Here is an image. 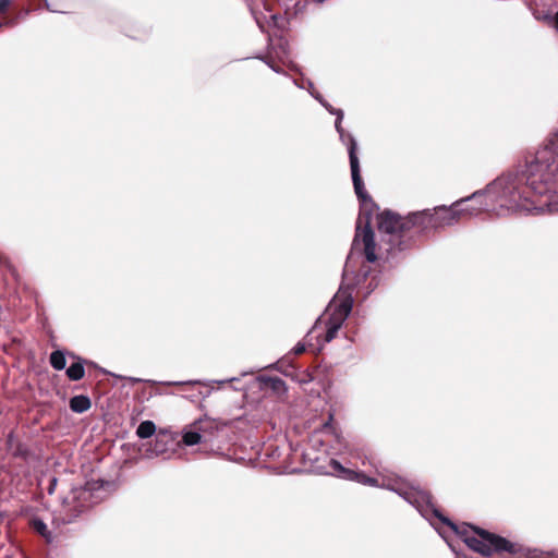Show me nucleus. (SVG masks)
Here are the masks:
<instances>
[{
	"label": "nucleus",
	"instance_id": "1",
	"mask_svg": "<svg viewBox=\"0 0 558 558\" xmlns=\"http://www.w3.org/2000/svg\"><path fill=\"white\" fill-rule=\"evenodd\" d=\"M492 211L558 213V131L538 149L524 170L498 177L485 190Z\"/></svg>",
	"mask_w": 558,
	"mask_h": 558
},
{
	"label": "nucleus",
	"instance_id": "2",
	"mask_svg": "<svg viewBox=\"0 0 558 558\" xmlns=\"http://www.w3.org/2000/svg\"><path fill=\"white\" fill-rule=\"evenodd\" d=\"M342 143L348 147L353 186L361 203V214L356 222V232L352 247L344 265L342 284L348 288L356 287L357 292L363 291L364 296H367L378 286V281L376 277H372L368 284L364 287L371 274V268L364 265L359 272H355L354 258L355 255L363 253L368 263H374L377 259L375 253L376 243L374 232L371 227V210L376 207V205L365 191L364 183L361 178L360 161L356 154L357 143L354 136L344 131V142Z\"/></svg>",
	"mask_w": 558,
	"mask_h": 558
},
{
	"label": "nucleus",
	"instance_id": "3",
	"mask_svg": "<svg viewBox=\"0 0 558 558\" xmlns=\"http://www.w3.org/2000/svg\"><path fill=\"white\" fill-rule=\"evenodd\" d=\"M319 472L345 480H355L367 486L381 487L391 490L412 505L422 517H428L429 512L437 514L428 493L413 486L408 481L398 476H385L383 482L364 473L355 472L342 466L337 460L330 459L327 466L319 468Z\"/></svg>",
	"mask_w": 558,
	"mask_h": 558
},
{
	"label": "nucleus",
	"instance_id": "4",
	"mask_svg": "<svg viewBox=\"0 0 558 558\" xmlns=\"http://www.w3.org/2000/svg\"><path fill=\"white\" fill-rule=\"evenodd\" d=\"M474 532L476 535H464L463 542L469 548L483 556L488 557L493 554L502 556L504 554H508L510 556H515V558H558V553H546L545 556H543L544 553L536 549H523L515 543H511L501 536L478 527H474Z\"/></svg>",
	"mask_w": 558,
	"mask_h": 558
},
{
	"label": "nucleus",
	"instance_id": "5",
	"mask_svg": "<svg viewBox=\"0 0 558 558\" xmlns=\"http://www.w3.org/2000/svg\"><path fill=\"white\" fill-rule=\"evenodd\" d=\"M480 196H481L480 192H474L471 196L461 198V199L454 202L449 207L442 205V206H438V207L434 208L433 211L430 209H425L422 211L413 213L412 219L414 221H417L418 231H425L428 229H438V228L452 226L461 219L463 213H470V214L474 213L471 209L459 208V207L462 204H464L465 202L477 201V198Z\"/></svg>",
	"mask_w": 558,
	"mask_h": 558
},
{
	"label": "nucleus",
	"instance_id": "6",
	"mask_svg": "<svg viewBox=\"0 0 558 558\" xmlns=\"http://www.w3.org/2000/svg\"><path fill=\"white\" fill-rule=\"evenodd\" d=\"M353 300L350 295L345 296L342 301L332 300L328 305L329 317L326 320L325 335H307L310 345H312V338L315 337L319 344H325L332 341L344 320L348 318L352 311Z\"/></svg>",
	"mask_w": 558,
	"mask_h": 558
},
{
	"label": "nucleus",
	"instance_id": "7",
	"mask_svg": "<svg viewBox=\"0 0 558 558\" xmlns=\"http://www.w3.org/2000/svg\"><path fill=\"white\" fill-rule=\"evenodd\" d=\"M413 213L407 217H400L391 211H385L377 215V228L380 233L389 236L391 245L399 244L398 240L404 231L411 228H417V221L413 219Z\"/></svg>",
	"mask_w": 558,
	"mask_h": 558
},
{
	"label": "nucleus",
	"instance_id": "8",
	"mask_svg": "<svg viewBox=\"0 0 558 558\" xmlns=\"http://www.w3.org/2000/svg\"><path fill=\"white\" fill-rule=\"evenodd\" d=\"M289 57V44L288 40L278 37L272 39L268 37V50L266 54H258L254 57H246L248 59H260L263 60L274 72L281 73V70L276 63V60L284 62V60Z\"/></svg>",
	"mask_w": 558,
	"mask_h": 558
},
{
	"label": "nucleus",
	"instance_id": "9",
	"mask_svg": "<svg viewBox=\"0 0 558 558\" xmlns=\"http://www.w3.org/2000/svg\"><path fill=\"white\" fill-rule=\"evenodd\" d=\"M215 423L210 420H198L184 428L182 441L185 446H194L206 439V433L214 429Z\"/></svg>",
	"mask_w": 558,
	"mask_h": 558
},
{
	"label": "nucleus",
	"instance_id": "10",
	"mask_svg": "<svg viewBox=\"0 0 558 558\" xmlns=\"http://www.w3.org/2000/svg\"><path fill=\"white\" fill-rule=\"evenodd\" d=\"M254 387L259 388L265 393L271 391L278 397H281L287 391L286 383L279 377L256 376L250 383V388Z\"/></svg>",
	"mask_w": 558,
	"mask_h": 558
},
{
	"label": "nucleus",
	"instance_id": "11",
	"mask_svg": "<svg viewBox=\"0 0 558 558\" xmlns=\"http://www.w3.org/2000/svg\"><path fill=\"white\" fill-rule=\"evenodd\" d=\"M312 96L317 99L322 106H324L331 114H335L337 118H336V122H335V128L339 134V137H340V141L341 142H344V129L342 128L341 125V122H342V119H343V111L341 109H335L329 102H327L320 94L318 93H312Z\"/></svg>",
	"mask_w": 558,
	"mask_h": 558
},
{
	"label": "nucleus",
	"instance_id": "12",
	"mask_svg": "<svg viewBox=\"0 0 558 558\" xmlns=\"http://www.w3.org/2000/svg\"><path fill=\"white\" fill-rule=\"evenodd\" d=\"M481 193V196L477 198V201H469L468 203H472L470 205H466V206H463V204L459 207V208H468V209H471L473 210L474 213L473 214H470V213H463L462 214V217L463 216H469V217H472V216H475L477 214H480L481 211L483 210H486V211H492V205L486 199L485 203H483L481 201L482 197H485V191L482 192V191H478Z\"/></svg>",
	"mask_w": 558,
	"mask_h": 558
},
{
	"label": "nucleus",
	"instance_id": "13",
	"mask_svg": "<svg viewBox=\"0 0 558 558\" xmlns=\"http://www.w3.org/2000/svg\"><path fill=\"white\" fill-rule=\"evenodd\" d=\"M70 409L75 413H84L92 407L90 399L85 395H77L70 399Z\"/></svg>",
	"mask_w": 558,
	"mask_h": 558
},
{
	"label": "nucleus",
	"instance_id": "14",
	"mask_svg": "<svg viewBox=\"0 0 558 558\" xmlns=\"http://www.w3.org/2000/svg\"><path fill=\"white\" fill-rule=\"evenodd\" d=\"M83 512V505H75L74 507H70L66 504V499L64 500V506L61 511V521L65 524L71 523Z\"/></svg>",
	"mask_w": 558,
	"mask_h": 558
},
{
	"label": "nucleus",
	"instance_id": "15",
	"mask_svg": "<svg viewBox=\"0 0 558 558\" xmlns=\"http://www.w3.org/2000/svg\"><path fill=\"white\" fill-rule=\"evenodd\" d=\"M65 373L71 380L76 381L82 379L85 375L84 361L78 359L66 368Z\"/></svg>",
	"mask_w": 558,
	"mask_h": 558
},
{
	"label": "nucleus",
	"instance_id": "16",
	"mask_svg": "<svg viewBox=\"0 0 558 558\" xmlns=\"http://www.w3.org/2000/svg\"><path fill=\"white\" fill-rule=\"evenodd\" d=\"M156 433V425L153 421H143L136 428V435L142 439H147Z\"/></svg>",
	"mask_w": 558,
	"mask_h": 558
},
{
	"label": "nucleus",
	"instance_id": "17",
	"mask_svg": "<svg viewBox=\"0 0 558 558\" xmlns=\"http://www.w3.org/2000/svg\"><path fill=\"white\" fill-rule=\"evenodd\" d=\"M49 361H50V365L56 371H62L65 368V365H66L65 355L60 350H56V351L51 352Z\"/></svg>",
	"mask_w": 558,
	"mask_h": 558
},
{
	"label": "nucleus",
	"instance_id": "18",
	"mask_svg": "<svg viewBox=\"0 0 558 558\" xmlns=\"http://www.w3.org/2000/svg\"><path fill=\"white\" fill-rule=\"evenodd\" d=\"M32 525H33L34 530L38 534H40L41 536L47 537L48 527H47L46 523L43 520L34 519L33 522H32Z\"/></svg>",
	"mask_w": 558,
	"mask_h": 558
},
{
	"label": "nucleus",
	"instance_id": "19",
	"mask_svg": "<svg viewBox=\"0 0 558 558\" xmlns=\"http://www.w3.org/2000/svg\"><path fill=\"white\" fill-rule=\"evenodd\" d=\"M434 508H435L436 510H438L435 506H434ZM437 513H438V515H437V514H434L433 512H429L428 517H424V518H425V519H427V520H430L432 518H438L440 521H442L444 523H446V524H448L450 527H452L454 531H457V532H458V534L463 535V532L458 531V530H457V527H456V525H454L451 521H449L447 518L442 517V515L440 514V512H439V511H437Z\"/></svg>",
	"mask_w": 558,
	"mask_h": 558
},
{
	"label": "nucleus",
	"instance_id": "20",
	"mask_svg": "<svg viewBox=\"0 0 558 558\" xmlns=\"http://www.w3.org/2000/svg\"><path fill=\"white\" fill-rule=\"evenodd\" d=\"M434 508H435L436 510H438L435 506H434ZM437 513H438V515H437V514H434L433 512H429L428 517H424V518H425V519H427V520H430L432 518H438L440 521H442L444 523H446V524H448L450 527H452L454 531H457V532H458V534L463 535V532L458 531V530H457V527H456V525H454L451 521H449L447 518L442 517V515L440 514V512H439V511H437Z\"/></svg>",
	"mask_w": 558,
	"mask_h": 558
},
{
	"label": "nucleus",
	"instance_id": "21",
	"mask_svg": "<svg viewBox=\"0 0 558 558\" xmlns=\"http://www.w3.org/2000/svg\"><path fill=\"white\" fill-rule=\"evenodd\" d=\"M167 386H181V385H203L201 380H189V381H166Z\"/></svg>",
	"mask_w": 558,
	"mask_h": 558
},
{
	"label": "nucleus",
	"instance_id": "22",
	"mask_svg": "<svg viewBox=\"0 0 558 558\" xmlns=\"http://www.w3.org/2000/svg\"><path fill=\"white\" fill-rule=\"evenodd\" d=\"M294 84H295V85H298L300 88H306V89H308V92H310L311 94H312V93H315V92H314V84H313L311 81H308V80H307L305 83L301 84V85H299V84L296 83V81H294Z\"/></svg>",
	"mask_w": 558,
	"mask_h": 558
},
{
	"label": "nucleus",
	"instance_id": "23",
	"mask_svg": "<svg viewBox=\"0 0 558 558\" xmlns=\"http://www.w3.org/2000/svg\"><path fill=\"white\" fill-rule=\"evenodd\" d=\"M292 352H293L295 355L302 354L303 352H305V344H304V343L299 342V343H298V344L292 349Z\"/></svg>",
	"mask_w": 558,
	"mask_h": 558
},
{
	"label": "nucleus",
	"instance_id": "24",
	"mask_svg": "<svg viewBox=\"0 0 558 558\" xmlns=\"http://www.w3.org/2000/svg\"><path fill=\"white\" fill-rule=\"evenodd\" d=\"M10 0H0V14L4 13L10 7Z\"/></svg>",
	"mask_w": 558,
	"mask_h": 558
},
{
	"label": "nucleus",
	"instance_id": "25",
	"mask_svg": "<svg viewBox=\"0 0 558 558\" xmlns=\"http://www.w3.org/2000/svg\"><path fill=\"white\" fill-rule=\"evenodd\" d=\"M56 486H57V478L56 477H52L50 480V483H49V487H48V494L49 495H52L54 489H56Z\"/></svg>",
	"mask_w": 558,
	"mask_h": 558
},
{
	"label": "nucleus",
	"instance_id": "26",
	"mask_svg": "<svg viewBox=\"0 0 558 558\" xmlns=\"http://www.w3.org/2000/svg\"><path fill=\"white\" fill-rule=\"evenodd\" d=\"M168 436H169V434H168V432H167V430L160 429V430L158 432V434H157V437H156V439H157V444H158L159 441H162V439H163V438H167Z\"/></svg>",
	"mask_w": 558,
	"mask_h": 558
},
{
	"label": "nucleus",
	"instance_id": "27",
	"mask_svg": "<svg viewBox=\"0 0 558 558\" xmlns=\"http://www.w3.org/2000/svg\"><path fill=\"white\" fill-rule=\"evenodd\" d=\"M554 23H555L556 28L558 29V12L554 16Z\"/></svg>",
	"mask_w": 558,
	"mask_h": 558
},
{
	"label": "nucleus",
	"instance_id": "28",
	"mask_svg": "<svg viewBox=\"0 0 558 558\" xmlns=\"http://www.w3.org/2000/svg\"><path fill=\"white\" fill-rule=\"evenodd\" d=\"M234 380H236V378H231V379H229V380H222V381H220V383H221V384H223V383H227V381H234Z\"/></svg>",
	"mask_w": 558,
	"mask_h": 558
},
{
	"label": "nucleus",
	"instance_id": "29",
	"mask_svg": "<svg viewBox=\"0 0 558 558\" xmlns=\"http://www.w3.org/2000/svg\"><path fill=\"white\" fill-rule=\"evenodd\" d=\"M256 24H258V26L260 27V29H263V26L260 25V22L259 20L256 19Z\"/></svg>",
	"mask_w": 558,
	"mask_h": 558
},
{
	"label": "nucleus",
	"instance_id": "30",
	"mask_svg": "<svg viewBox=\"0 0 558 558\" xmlns=\"http://www.w3.org/2000/svg\"><path fill=\"white\" fill-rule=\"evenodd\" d=\"M0 264H4V259L0 256Z\"/></svg>",
	"mask_w": 558,
	"mask_h": 558
},
{
	"label": "nucleus",
	"instance_id": "31",
	"mask_svg": "<svg viewBox=\"0 0 558 558\" xmlns=\"http://www.w3.org/2000/svg\"><path fill=\"white\" fill-rule=\"evenodd\" d=\"M3 520V514L0 513V522Z\"/></svg>",
	"mask_w": 558,
	"mask_h": 558
},
{
	"label": "nucleus",
	"instance_id": "32",
	"mask_svg": "<svg viewBox=\"0 0 558 558\" xmlns=\"http://www.w3.org/2000/svg\"><path fill=\"white\" fill-rule=\"evenodd\" d=\"M5 558H12V557H9V556H8V557H5Z\"/></svg>",
	"mask_w": 558,
	"mask_h": 558
}]
</instances>
